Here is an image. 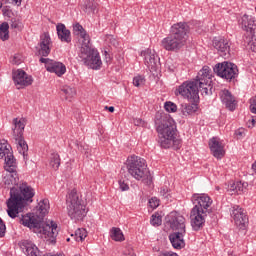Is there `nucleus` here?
Masks as SVG:
<instances>
[{"label": "nucleus", "instance_id": "1", "mask_svg": "<svg viewBox=\"0 0 256 256\" xmlns=\"http://www.w3.org/2000/svg\"><path fill=\"white\" fill-rule=\"evenodd\" d=\"M154 125L158 135V145L162 149H179L181 139L177 136V123L169 114L157 112L154 117Z\"/></svg>", "mask_w": 256, "mask_h": 256}, {"label": "nucleus", "instance_id": "2", "mask_svg": "<svg viewBox=\"0 0 256 256\" xmlns=\"http://www.w3.org/2000/svg\"><path fill=\"white\" fill-rule=\"evenodd\" d=\"M35 189L27 182H22L10 189V198L7 201V213L11 219H15L23 211L25 205L33 203Z\"/></svg>", "mask_w": 256, "mask_h": 256}, {"label": "nucleus", "instance_id": "3", "mask_svg": "<svg viewBox=\"0 0 256 256\" xmlns=\"http://www.w3.org/2000/svg\"><path fill=\"white\" fill-rule=\"evenodd\" d=\"M190 28L186 22H177L170 27L169 35L161 40V47L165 51L177 53L187 45Z\"/></svg>", "mask_w": 256, "mask_h": 256}, {"label": "nucleus", "instance_id": "4", "mask_svg": "<svg viewBox=\"0 0 256 256\" xmlns=\"http://www.w3.org/2000/svg\"><path fill=\"white\" fill-rule=\"evenodd\" d=\"M126 167L129 175L136 181H145L149 178V168L144 158L132 155L127 158Z\"/></svg>", "mask_w": 256, "mask_h": 256}, {"label": "nucleus", "instance_id": "5", "mask_svg": "<svg viewBox=\"0 0 256 256\" xmlns=\"http://www.w3.org/2000/svg\"><path fill=\"white\" fill-rule=\"evenodd\" d=\"M67 211L70 219L74 221H82L87 215L85 203L77 193V190H71L67 197Z\"/></svg>", "mask_w": 256, "mask_h": 256}, {"label": "nucleus", "instance_id": "6", "mask_svg": "<svg viewBox=\"0 0 256 256\" xmlns=\"http://www.w3.org/2000/svg\"><path fill=\"white\" fill-rule=\"evenodd\" d=\"M49 199H42L38 203L36 212L22 216L20 222L24 227H39L41 221L45 219V215L49 213Z\"/></svg>", "mask_w": 256, "mask_h": 256}, {"label": "nucleus", "instance_id": "7", "mask_svg": "<svg viewBox=\"0 0 256 256\" xmlns=\"http://www.w3.org/2000/svg\"><path fill=\"white\" fill-rule=\"evenodd\" d=\"M12 127V139L17 145V150L20 155H23V159H27V151H29V146L25 139H23V131H25V119L14 118Z\"/></svg>", "mask_w": 256, "mask_h": 256}, {"label": "nucleus", "instance_id": "8", "mask_svg": "<svg viewBox=\"0 0 256 256\" xmlns=\"http://www.w3.org/2000/svg\"><path fill=\"white\" fill-rule=\"evenodd\" d=\"M79 58L86 67L94 71H99L103 65L99 50L94 47L80 49Z\"/></svg>", "mask_w": 256, "mask_h": 256}, {"label": "nucleus", "instance_id": "9", "mask_svg": "<svg viewBox=\"0 0 256 256\" xmlns=\"http://www.w3.org/2000/svg\"><path fill=\"white\" fill-rule=\"evenodd\" d=\"M199 86L202 95H213V80L211 78V68L204 66L194 80Z\"/></svg>", "mask_w": 256, "mask_h": 256}, {"label": "nucleus", "instance_id": "10", "mask_svg": "<svg viewBox=\"0 0 256 256\" xmlns=\"http://www.w3.org/2000/svg\"><path fill=\"white\" fill-rule=\"evenodd\" d=\"M213 71L218 77L226 81H233V79L239 77V68H237V65L227 61L217 63L213 67Z\"/></svg>", "mask_w": 256, "mask_h": 256}, {"label": "nucleus", "instance_id": "11", "mask_svg": "<svg viewBox=\"0 0 256 256\" xmlns=\"http://www.w3.org/2000/svg\"><path fill=\"white\" fill-rule=\"evenodd\" d=\"M199 91L201 89L195 81H186L182 83L175 91V95H180L188 101H199Z\"/></svg>", "mask_w": 256, "mask_h": 256}, {"label": "nucleus", "instance_id": "12", "mask_svg": "<svg viewBox=\"0 0 256 256\" xmlns=\"http://www.w3.org/2000/svg\"><path fill=\"white\" fill-rule=\"evenodd\" d=\"M230 215L239 231H245V229H247L249 217H247V211H245V209L239 205H234L230 208Z\"/></svg>", "mask_w": 256, "mask_h": 256}, {"label": "nucleus", "instance_id": "13", "mask_svg": "<svg viewBox=\"0 0 256 256\" xmlns=\"http://www.w3.org/2000/svg\"><path fill=\"white\" fill-rule=\"evenodd\" d=\"M191 201L194 205L192 210L200 211L201 213H209V209L213 205V199L207 194H193Z\"/></svg>", "mask_w": 256, "mask_h": 256}, {"label": "nucleus", "instance_id": "14", "mask_svg": "<svg viewBox=\"0 0 256 256\" xmlns=\"http://www.w3.org/2000/svg\"><path fill=\"white\" fill-rule=\"evenodd\" d=\"M29 227V229H34L36 233H40L41 235H44V237L47 239H54L56 235H58L59 231L57 230V223L54 221L49 220L48 222H44L41 220V223L39 226H26Z\"/></svg>", "mask_w": 256, "mask_h": 256}, {"label": "nucleus", "instance_id": "15", "mask_svg": "<svg viewBox=\"0 0 256 256\" xmlns=\"http://www.w3.org/2000/svg\"><path fill=\"white\" fill-rule=\"evenodd\" d=\"M40 63H44L46 71L55 73L57 77H63L67 73V67L62 62L53 61L49 58H40Z\"/></svg>", "mask_w": 256, "mask_h": 256}, {"label": "nucleus", "instance_id": "16", "mask_svg": "<svg viewBox=\"0 0 256 256\" xmlns=\"http://www.w3.org/2000/svg\"><path fill=\"white\" fill-rule=\"evenodd\" d=\"M168 224L172 231L187 233L185 217L177 212H171L168 215Z\"/></svg>", "mask_w": 256, "mask_h": 256}, {"label": "nucleus", "instance_id": "17", "mask_svg": "<svg viewBox=\"0 0 256 256\" xmlns=\"http://www.w3.org/2000/svg\"><path fill=\"white\" fill-rule=\"evenodd\" d=\"M12 79L15 85L19 87H29V85L33 84V76L27 74V72L22 69L14 70L12 72Z\"/></svg>", "mask_w": 256, "mask_h": 256}, {"label": "nucleus", "instance_id": "18", "mask_svg": "<svg viewBox=\"0 0 256 256\" xmlns=\"http://www.w3.org/2000/svg\"><path fill=\"white\" fill-rule=\"evenodd\" d=\"M140 55L143 57L148 69L150 71H156L157 67H159V57L155 55V52L151 51V49H146L141 51Z\"/></svg>", "mask_w": 256, "mask_h": 256}, {"label": "nucleus", "instance_id": "19", "mask_svg": "<svg viewBox=\"0 0 256 256\" xmlns=\"http://www.w3.org/2000/svg\"><path fill=\"white\" fill-rule=\"evenodd\" d=\"M219 97L221 103L228 109V111H235L237 109V100H235V96L227 90H221L219 92Z\"/></svg>", "mask_w": 256, "mask_h": 256}, {"label": "nucleus", "instance_id": "20", "mask_svg": "<svg viewBox=\"0 0 256 256\" xmlns=\"http://www.w3.org/2000/svg\"><path fill=\"white\" fill-rule=\"evenodd\" d=\"M210 151L216 159H223L225 156V149L223 147V143H221V139L217 137H213L209 140Z\"/></svg>", "mask_w": 256, "mask_h": 256}, {"label": "nucleus", "instance_id": "21", "mask_svg": "<svg viewBox=\"0 0 256 256\" xmlns=\"http://www.w3.org/2000/svg\"><path fill=\"white\" fill-rule=\"evenodd\" d=\"M205 217L207 213H202L199 210H191V227L193 231H199L205 225Z\"/></svg>", "mask_w": 256, "mask_h": 256}, {"label": "nucleus", "instance_id": "22", "mask_svg": "<svg viewBox=\"0 0 256 256\" xmlns=\"http://www.w3.org/2000/svg\"><path fill=\"white\" fill-rule=\"evenodd\" d=\"M242 29L247 33H250L252 37H255L256 34V20L253 16L244 14L241 18Z\"/></svg>", "mask_w": 256, "mask_h": 256}, {"label": "nucleus", "instance_id": "23", "mask_svg": "<svg viewBox=\"0 0 256 256\" xmlns=\"http://www.w3.org/2000/svg\"><path fill=\"white\" fill-rule=\"evenodd\" d=\"M213 44L221 57H229L231 52V44H229V40H214Z\"/></svg>", "mask_w": 256, "mask_h": 256}, {"label": "nucleus", "instance_id": "24", "mask_svg": "<svg viewBox=\"0 0 256 256\" xmlns=\"http://www.w3.org/2000/svg\"><path fill=\"white\" fill-rule=\"evenodd\" d=\"M187 232H173L169 235V241L174 249L185 247V235Z\"/></svg>", "mask_w": 256, "mask_h": 256}, {"label": "nucleus", "instance_id": "25", "mask_svg": "<svg viewBox=\"0 0 256 256\" xmlns=\"http://www.w3.org/2000/svg\"><path fill=\"white\" fill-rule=\"evenodd\" d=\"M39 46V55H42V57H47L49 53H51V36H49L47 33H44L40 37Z\"/></svg>", "mask_w": 256, "mask_h": 256}, {"label": "nucleus", "instance_id": "26", "mask_svg": "<svg viewBox=\"0 0 256 256\" xmlns=\"http://www.w3.org/2000/svg\"><path fill=\"white\" fill-rule=\"evenodd\" d=\"M56 31L58 35V39L62 41V43H71V31L67 29L65 24H58L56 26Z\"/></svg>", "mask_w": 256, "mask_h": 256}, {"label": "nucleus", "instance_id": "27", "mask_svg": "<svg viewBox=\"0 0 256 256\" xmlns=\"http://www.w3.org/2000/svg\"><path fill=\"white\" fill-rule=\"evenodd\" d=\"M5 166L4 169L7 173H17V162L15 161V157L13 154H9L4 158Z\"/></svg>", "mask_w": 256, "mask_h": 256}, {"label": "nucleus", "instance_id": "28", "mask_svg": "<svg viewBox=\"0 0 256 256\" xmlns=\"http://www.w3.org/2000/svg\"><path fill=\"white\" fill-rule=\"evenodd\" d=\"M197 109H199L197 101H190L189 104H181V111L183 115H193V113H197Z\"/></svg>", "mask_w": 256, "mask_h": 256}, {"label": "nucleus", "instance_id": "29", "mask_svg": "<svg viewBox=\"0 0 256 256\" xmlns=\"http://www.w3.org/2000/svg\"><path fill=\"white\" fill-rule=\"evenodd\" d=\"M24 249L27 256H41L39 248H37V246L33 242L26 241L24 243Z\"/></svg>", "mask_w": 256, "mask_h": 256}, {"label": "nucleus", "instance_id": "30", "mask_svg": "<svg viewBox=\"0 0 256 256\" xmlns=\"http://www.w3.org/2000/svg\"><path fill=\"white\" fill-rule=\"evenodd\" d=\"M110 237L112 241H116L118 243H122V241H125V235L123 234L121 228L112 227L110 230Z\"/></svg>", "mask_w": 256, "mask_h": 256}, {"label": "nucleus", "instance_id": "31", "mask_svg": "<svg viewBox=\"0 0 256 256\" xmlns=\"http://www.w3.org/2000/svg\"><path fill=\"white\" fill-rule=\"evenodd\" d=\"M19 176L17 175V172L11 173L7 172V174L4 176L3 182L5 185H19Z\"/></svg>", "mask_w": 256, "mask_h": 256}, {"label": "nucleus", "instance_id": "32", "mask_svg": "<svg viewBox=\"0 0 256 256\" xmlns=\"http://www.w3.org/2000/svg\"><path fill=\"white\" fill-rule=\"evenodd\" d=\"M247 187H249V184L247 182L237 181L230 184L229 189L231 191H234V193H243V191H245Z\"/></svg>", "mask_w": 256, "mask_h": 256}, {"label": "nucleus", "instance_id": "33", "mask_svg": "<svg viewBox=\"0 0 256 256\" xmlns=\"http://www.w3.org/2000/svg\"><path fill=\"white\" fill-rule=\"evenodd\" d=\"M61 93L65 97V99H73L77 91L71 86L64 85L61 87Z\"/></svg>", "mask_w": 256, "mask_h": 256}, {"label": "nucleus", "instance_id": "34", "mask_svg": "<svg viewBox=\"0 0 256 256\" xmlns=\"http://www.w3.org/2000/svg\"><path fill=\"white\" fill-rule=\"evenodd\" d=\"M0 39L1 41L9 40V23L3 22L0 25Z\"/></svg>", "mask_w": 256, "mask_h": 256}, {"label": "nucleus", "instance_id": "35", "mask_svg": "<svg viewBox=\"0 0 256 256\" xmlns=\"http://www.w3.org/2000/svg\"><path fill=\"white\" fill-rule=\"evenodd\" d=\"M9 155H13L11 153V146L7 143H0V159H5Z\"/></svg>", "mask_w": 256, "mask_h": 256}, {"label": "nucleus", "instance_id": "36", "mask_svg": "<svg viewBox=\"0 0 256 256\" xmlns=\"http://www.w3.org/2000/svg\"><path fill=\"white\" fill-rule=\"evenodd\" d=\"M50 165L54 168L55 171L61 166V157L57 152H53L50 157Z\"/></svg>", "mask_w": 256, "mask_h": 256}, {"label": "nucleus", "instance_id": "37", "mask_svg": "<svg viewBox=\"0 0 256 256\" xmlns=\"http://www.w3.org/2000/svg\"><path fill=\"white\" fill-rule=\"evenodd\" d=\"M80 39H82V45L80 49H90L91 47V37H89V34L87 32H83L82 35H80Z\"/></svg>", "mask_w": 256, "mask_h": 256}, {"label": "nucleus", "instance_id": "38", "mask_svg": "<svg viewBox=\"0 0 256 256\" xmlns=\"http://www.w3.org/2000/svg\"><path fill=\"white\" fill-rule=\"evenodd\" d=\"M72 237H74L75 241H84L87 237V230L85 228H78L75 234H72Z\"/></svg>", "mask_w": 256, "mask_h": 256}, {"label": "nucleus", "instance_id": "39", "mask_svg": "<svg viewBox=\"0 0 256 256\" xmlns=\"http://www.w3.org/2000/svg\"><path fill=\"white\" fill-rule=\"evenodd\" d=\"M95 9H97V3H95V0H86L85 2L86 13H95Z\"/></svg>", "mask_w": 256, "mask_h": 256}, {"label": "nucleus", "instance_id": "40", "mask_svg": "<svg viewBox=\"0 0 256 256\" xmlns=\"http://www.w3.org/2000/svg\"><path fill=\"white\" fill-rule=\"evenodd\" d=\"M11 29H16L17 31H21L23 29V22L19 18H11L10 20Z\"/></svg>", "mask_w": 256, "mask_h": 256}, {"label": "nucleus", "instance_id": "41", "mask_svg": "<svg viewBox=\"0 0 256 256\" xmlns=\"http://www.w3.org/2000/svg\"><path fill=\"white\" fill-rule=\"evenodd\" d=\"M164 109L167 113H177V104L167 101L164 103Z\"/></svg>", "mask_w": 256, "mask_h": 256}, {"label": "nucleus", "instance_id": "42", "mask_svg": "<svg viewBox=\"0 0 256 256\" xmlns=\"http://www.w3.org/2000/svg\"><path fill=\"white\" fill-rule=\"evenodd\" d=\"M134 87H143L145 85V76L137 75L133 78Z\"/></svg>", "mask_w": 256, "mask_h": 256}, {"label": "nucleus", "instance_id": "43", "mask_svg": "<svg viewBox=\"0 0 256 256\" xmlns=\"http://www.w3.org/2000/svg\"><path fill=\"white\" fill-rule=\"evenodd\" d=\"M73 32H74V35H78L80 37L82 33H86L87 31L85 30V28H83L81 24L76 23L73 25Z\"/></svg>", "mask_w": 256, "mask_h": 256}, {"label": "nucleus", "instance_id": "44", "mask_svg": "<svg viewBox=\"0 0 256 256\" xmlns=\"http://www.w3.org/2000/svg\"><path fill=\"white\" fill-rule=\"evenodd\" d=\"M150 223L154 227H159V225H161L162 223L161 216H158L157 214H153L150 220Z\"/></svg>", "mask_w": 256, "mask_h": 256}, {"label": "nucleus", "instance_id": "45", "mask_svg": "<svg viewBox=\"0 0 256 256\" xmlns=\"http://www.w3.org/2000/svg\"><path fill=\"white\" fill-rule=\"evenodd\" d=\"M23 63V56L21 54H15L12 58L13 65H21Z\"/></svg>", "mask_w": 256, "mask_h": 256}, {"label": "nucleus", "instance_id": "46", "mask_svg": "<svg viewBox=\"0 0 256 256\" xmlns=\"http://www.w3.org/2000/svg\"><path fill=\"white\" fill-rule=\"evenodd\" d=\"M148 203L151 209H157L159 207V199L157 197H152Z\"/></svg>", "mask_w": 256, "mask_h": 256}, {"label": "nucleus", "instance_id": "47", "mask_svg": "<svg viewBox=\"0 0 256 256\" xmlns=\"http://www.w3.org/2000/svg\"><path fill=\"white\" fill-rule=\"evenodd\" d=\"M7 231V226L5 225V222L3 219L0 218V238L5 237V233Z\"/></svg>", "mask_w": 256, "mask_h": 256}, {"label": "nucleus", "instance_id": "48", "mask_svg": "<svg viewBox=\"0 0 256 256\" xmlns=\"http://www.w3.org/2000/svg\"><path fill=\"white\" fill-rule=\"evenodd\" d=\"M160 195L164 199H169L171 197V194L169 193V189L165 187L160 188Z\"/></svg>", "mask_w": 256, "mask_h": 256}, {"label": "nucleus", "instance_id": "49", "mask_svg": "<svg viewBox=\"0 0 256 256\" xmlns=\"http://www.w3.org/2000/svg\"><path fill=\"white\" fill-rule=\"evenodd\" d=\"M250 111L256 115V96L250 99Z\"/></svg>", "mask_w": 256, "mask_h": 256}, {"label": "nucleus", "instance_id": "50", "mask_svg": "<svg viewBox=\"0 0 256 256\" xmlns=\"http://www.w3.org/2000/svg\"><path fill=\"white\" fill-rule=\"evenodd\" d=\"M118 185L120 191H129V184L125 183V180H119Z\"/></svg>", "mask_w": 256, "mask_h": 256}, {"label": "nucleus", "instance_id": "51", "mask_svg": "<svg viewBox=\"0 0 256 256\" xmlns=\"http://www.w3.org/2000/svg\"><path fill=\"white\" fill-rule=\"evenodd\" d=\"M3 15L4 17H11L13 15V12L9 8H3Z\"/></svg>", "mask_w": 256, "mask_h": 256}, {"label": "nucleus", "instance_id": "52", "mask_svg": "<svg viewBox=\"0 0 256 256\" xmlns=\"http://www.w3.org/2000/svg\"><path fill=\"white\" fill-rule=\"evenodd\" d=\"M135 125L137 126H141L145 124V121H143V119L141 118H137L136 120H134Z\"/></svg>", "mask_w": 256, "mask_h": 256}, {"label": "nucleus", "instance_id": "53", "mask_svg": "<svg viewBox=\"0 0 256 256\" xmlns=\"http://www.w3.org/2000/svg\"><path fill=\"white\" fill-rule=\"evenodd\" d=\"M160 256H179V255L175 252H164Z\"/></svg>", "mask_w": 256, "mask_h": 256}, {"label": "nucleus", "instance_id": "54", "mask_svg": "<svg viewBox=\"0 0 256 256\" xmlns=\"http://www.w3.org/2000/svg\"><path fill=\"white\" fill-rule=\"evenodd\" d=\"M21 1L22 0H10V3L12 5H17V7L21 6Z\"/></svg>", "mask_w": 256, "mask_h": 256}, {"label": "nucleus", "instance_id": "55", "mask_svg": "<svg viewBox=\"0 0 256 256\" xmlns=\"http://www.w3.org/2000/svg\"><path fill=\"white\" fill-rule=\"evenodd\" d=\"M105 109L108 110L110 113H115V107L113 106H105Z\"/></svg>", "mask_w": 256, "mask_h": 256}, {"label": "nucleus", "instance_id": "56", "mask_svg": "<svg viewBox=\"0 0 256 256\" xmlns=\"http://www.w3.org/2000/svg\"><path fill=\"white\" fill-rule=\"evenodd\" d=\"M104 55L106 57V62L111 61V58L109 57V53H107V51H104Z\"/></svg>", "mask_w": 256, "mask_h": 256}, {"label": "nucleus", "instance_id": "57", "mask_svg": "<svg viewBox=\"0 0 256 256\" xmlns=\"http://www.w3.org/2000/svg\"><path fill=\"white\" fill-rule=\"evenodd\" d=\"M252 169H253L254 173L256 174V161L252 164Z\"/></svg>", "mask_w": 256, "mask_h": 256}, {"label": "nucleus", "instance_id": "58", "mask_svg": "<svg viewBox=\"0 0 256 256\" xmlns=\"http://www.w3.org/2000/svg\"><path fill=\"white\" fill-rule=\"evenodd\" d=\"M115 43H117V41H115V40H114V43H113V45H115Z\"/></svg>", "mask_w": 256, "mask_h": 256}, {"label": "nucleus", "instance_id": "59", "mask_svg": "<svg viewBox=\"0 0 256 256\" xmlns=\"http://www.w3.org/2000/svg\"><path fill=\"white\" fill-rule=\"evenodd\" d=\"M67 241H71V239H70V238H67Z\"/></svg>", "mask_w": 256, "mask_h": 256}]
</instances>
